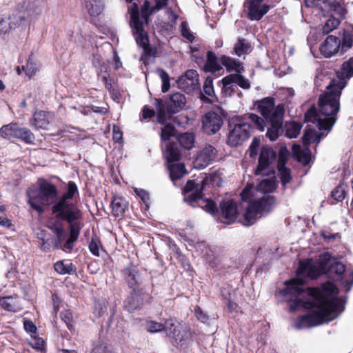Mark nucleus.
<instances>
[{
    "label": "nucleus",
    "instance_id": "obj_32",
    "mask_svg": "<svg viewBox=\"0 0 353 353\" xmlns=\"http://www.w3.org/2000/svg\"><path fill=\"white\" fill-rule=\"evenodd\" d=\"M221 69V67L218 63L217 57L215 53L212 51L207 52V61L204 65V70L214 73L219 72Z\"/></svg>",
    "mask_w": 353,
    "mask_h": 353
},
{
    "label": "nucleus",
    "instance_id": "obj_22",
    "mask_svg": "<svg viewBox=\"0 0 353 353\" xmlns=\"http://www.w3.org/2000/svg\"><path fill=\"white\" fill-rule=\"evenodd\" d=\"M217 150L211 145L205 146L198 154L196 163L199 168H205L208 164L215 159Z\"/></svg>",
    "mask_w": 353,
    "mask_h": 353
},
{
    "label": "nucleus",
    "instance_id": "obj_40",
    "mask_svg": "<svg viewBox=\"0 0 353 353\" xmlns=\"http://www.w3.org/2000/svg\"><path fill=\"white\" fill-rule=\"evenodd\" d=\"M302 125L296 121H291L285 124V136L290 139L296 138L300 134Z\"/></svg>",
    "mask_w": 353,
    "mask_h": 353
},
{
    "label": "nucleus",
    "instance_id": "obj_43",
    "mask_svg": "<svg viewBox=\"0 0 353 353\" xmlns=\"http://www.w3.org/2000/svg\"><path fill=\"white\" fill-rule=\"evenodd\" d=\"M258 214L259 213L254 209L253 205L250 202L243 214L244 224L247 226L253 225L256 221Z\"/></svg>",
    "mask_w": 353,
    "mask_h": 353
},
{
    "label": "nucleus",
    "instance_id": "obj_15",
    "mask_svg": "<svg viewBox=\"0 0 353 353\" xmlns=\"http://www.w3.org/2000/svg\"><path fill=\"white\" fill-rule=\"evenodd\" d=\"M177 83L181 89L185 91L197 90L200 88L199 75L196 70H188L179 78Z\"/></svg>",
    "mask_w": 353,
    "mask_h": 353
},
{
    "label": "nucleus",
    "instance_id": "obj_53",
    "mask_svg": "<svg viewBox=\"0 0 353 353\" xmlns=\"http://www.w3.org/2000/svg\"><path fill=\"white\" fill-rule=\"evenodd\" d=\"M12 296H0V306L6 311L17 312V310L15 305L12 303Z\"/></svg>",
    "mask_w": 353,
    "mask_h": 353
},
{
    "label": "nucleus",
    "instance_id": "obj_58",
    "mask_svg": "<svg viewBox=\"0 0 353 353\" xmlns=\"http://www.w3.org/2000/svg\"><path fill=\"white\" fill-rule=\"evenodd\" d=\"M23 327L25 331L30 334L31 337H36L38 334V330L32 320L24 319Z\"/></svg>",
    "mask_w": 353,
    "mask_h": 353
},
{
    "label": "nucleus",
    "instance_id": "obj_19",
    "mask_svg": "<svg viewBox=\"0 0 353 353\" xmlns=\"http://www.w3.org/2000/svg\"><path fill=\"white\" fill-rule=\"evenodd\" d=\"M340 38L334 35H329L320 46V52L325 58H330L339 53L341 55Z\"/></svg>",
    "mask_w": 353,
    "mask_h": 353
},
{
    "label": "nucleus",
    "instance_id": "obj_63",
    "mask_svg": "<svg viewBox=\"0 0 353 353\" xmlns=\"http://www.w3.org/2000/svg\"><path fill=\"white\" fill-rule=\"evenodd\" d=\"M261 140L259 137H254L250 145L248 152L250 158H255L258 154V150L260 146Z\"/></svg>",
    "mask_w": 353,
    "mask_h": 353
},
{
    "label": "nucleus",
    "instance_id": "obj_55",
    "mask_svg": "<svg viewBox=\"0 0 353 353\" xmlns=\"http://www.w3.org/2000/svg\"><path fill=\"white\" fill-rule=\"evenodd\" d=\"M248 119L254 123L255 128L260 131H263L265 126V119L260 117L254 113H250Z\"/></svg>",
    "mask_w": 353,
    "mask_h": 353
},
{
    "label": "nucleus",
    "instance_id": "obj_3",
    "mask_svg": "<svg viewBox=\"0 0 353 353\" xmlns=\"http://www.w3.org/2000/svg\"><path fill=\"white\" fill-rule=\"evenodd\" d=\"M339 292L337 286L330 281L321 283L320 287H307L306 293L313 301H305L303 305L307 309L316 308V311H321L323 308L321 305L324 304L327 312H336L341 305V298L336 296Z\"/></svg>",
    "mask_w": 353,
    "mask_h": 353
},
{
    "label": "nucleus",
    "instance_id": "obj_56",
    "mask_svg": "<svg viewBox=\"0 0 353 353\" xmlns=\"http://www.w3.org/2000/svg\"><path fill=\"white\" fill-rule=\"evenodd\" d=\"M158 72L162 81V92L165 93L169 90L170 88V76L168 73L163 69H159Z\"/></svg>",
    "mask_w": 353,
    "mask_h": 353
},
{
    "label": "nucleus",
    "instance_id": "obj_44",
    "mask_svg": "<svg viewBox=\"0 0 353 353\" xmlns=\"http://www.w3.org/2000/svg\"><path fill=\"white\" fill-rule=\"evenodd\" d=\"M250 49V45L246 42L245 39H239L235 43L234 47V52L238 57L243 54H248Z\"/></svg>",
    "mask_w": 353,
    "mask_h": 353
},
{
    "label": "nucleus",
    "instance_id": "obj_27",
    "mask_svg": "<svg viewBox=\"0 0 353 353\" xmlns=\"http://www.w3.org/2000/svg\"><path fill=\"white\" fill-rule=\"evenodd\" d=\"M341 55H343L353 46V26H349L343 30L340 39Z\"/></svg>",
    "mask_w": 353,
    "mask_h": 353
},
{
    "label": "nucleus",
    "instance_id": "obj_47",
    "mask_svg": "<svg viewBox=\"0 0 353 353\" xmlns=\"http://www.w3.org/2000/svg\"><path fill=\"white\" fill-rule=\"evenodd\" d=\"M21 69L30 79L36 74L38 68L37 67V63L32 60V55L29 57L26 65H22Z\"/></svg>",
    "mask_w": 353,
    "mask_h": 353
},
{
    "label": "nucleus",
    "instance_id": "obj_57",
    "mask_svg": "<svg viewBox=\"0 0 353 353\" xmlns=\"http://www.w3.org/2000/svg\"><path fill=\"white\" fill-rule=\"evenodd\" d=\"M163 323L155 321H147L145 323V330L150 333L159 332L163 330Z\"/></svg>",
    "mask_w": 353,
    "mask_h": 353
},
{
    "label": "nucleus",
    "instance_id": "obj_29",
    "mask_svg": "<svg viewBox=\"0 0 353 353\" xmlns=\"http://www.w3.org/2000/svg\"><path fill=\"white\" fill-rule=\"evenodd\" d=\"M220 61L228 72L235 71L236 73H243L245 70L243 63L234 58L223 55Z\"/></svg>",
    "mask_w": 353,
    "mask_h": 353
},
{
    "label": "nucleus",
    "instance_id": "obj_6",
    "mask_svg": "<svg viewBox=\"0 0 353 353\" xmlns=\"http://www.w3.org/2000/svg\"><path fill=\"white\" fill-rule=\"evenodd\" d=\"M129 290L124 303L125 308L130 312L139 310L145 305L151 304L154 301L152 288H147L143 285Z\"/></svg>",
    "mask_w": 353,
    "mask_h": 353
},
{
    "label": "nucleus",
    "instance_id": "obj_39",
    "mask_svg": "<svg viewBox=\"0 0 353 353\" xmlns=\"http://www.w3.org/2000/svg\"><path fill=\"white\" fill-rule=\"evenodd\" d=\"M205 185V180L202 181L201 188H199L196 191L190 192L188 194H184V200L188 203L190 205L194 206V203L202 198L203 196V190Z\"/></svg>",
    "mask_w": 353,
    "mask_h": 353
},
{
    "label": "nucleus",
    "instance_id": "obj_54",
    "mask_svg": "<svg viewBox=\"0 0 353 353\" xmlns=\"http://www.w3.org/2000/svg\"><path fill=\"white\" fill-rule=\"evenodd\" d=\"M282 185L285 186L292 180L291 170L287 167L277 168Z\"/></svg>",
    "mask_w": 353,
    "mask_h": 353
},
{
    "label": "nucleus",
    "instance_id": "obj_35",
    "mask_svg": "<svg viewBox=\"0 0 353 353\" xmlns=\"http://www.w3.org/2000/svg\"><path fill=\"white\" fill-rule=\"evenodd\" d=\"M294 155L296 160L301 163L303 165H307L311 161V151L309 148L302 150L299 145L297 146V150L294 148Z\"/></svg>",
    "mask_w": 353,
    "mask_h": 353
},
{
    "label": "nucleus",
    "instance_id": "obj_12",
    "mask_svg": "<svg viewBox=\"0 0 353 353\" xmlns=\"http://www.w3.org/2000/svg\"><path fill=\"white\" fill-rule=\"evenodd\" d=\"M264 0H245L244 8L247 9V18L250 21H260L271 9L272 6L262 3Z\"/></svg>",
    "mask_w": 353,
    "mask_h": 353
},
{
    "label": "nucleus",
    "instance_id": "obj_18",
    "mask_svg": "<svg viewBox=\"0 0 353 353\" xmlns=\"http://www.w3.org/2000/svg\"><path fill=\"white\" fill-rule=\"evenodd\" d=\"M276 154L272 147L268 145H263L259 154L255 174H260L263 171L268 169L276 159Z\"/></svg>",
    "mask_w": 353,
    "mask_h": 353
},
{
    "label": "nucleus",
    "instance_id": "obj_48",
    "mask_svg": "<svg viewBox=\"0 0 353 353\" xmlns=\"http://www.w3.org/2000/svg\"><path fill=\"white\" fill-rule=\"evenodd\" d=\"M60 318L65 323L67 327L71 332L74 331L73 314L70 310L68 309L62 311L60 313Z\"/></svg>",
    "mask_w": 353,
    "mask_h": 353
},
{
    "label": "nucleus",
    "instance_id": "obj_25",
    "mask_svg": "<svg viewBox=\"0 0 353 353\" xmlns=\"http://www.w3.org/2000/svg\"><path fill=\"white\" fill-rule=\"evenodd\" d=\"M112 215L116 218H123L125 211L128 209L129 203L123 196L114 195L111 201Z\"/></svg>",
    "mask_w": 353,
    "mask_h": 353
},
{
    "label": "nucleus",
    "instance_id": "obj_28",
    "mask_svg": "<svg viewBox=\"0 0 353 353\" xmlns=\"http://www.w3.org/2000/svg\"><path fill=\"white\" fill-rule=\"evenodd\" d=\"M133 29V34L137 43L141 47L150 43L148 32L144 30L143 22L137 24H130Z\"/></svg>",
    "mask_w": 353,
    "mask_h": 353
},
{
    "label": "nucleus",
    "instance_id": "obj_10",
    "mask_svg": "<svg viewBox=\"0 0 353 353\" xmlns=\"http://www.w3.org/2000/svg\"><path fill=\"white\" fill-rule=\"evenodd\" d=\"M252 127L248 123L235 124L233 129L229 132L227 143L232 147L241 145L251 135Z\"/></svg>",
    "mask_w": 353,
    "mask_h": 353
},
{
    "label": "nucleus",
    "instance_id": "obj_42",
    "mask_svg": "<svg viewBox=\"0 0 353 353\" xmlns=\"http://www.w3.org/2000/svg\"><path fill=\"white\" fill-rule=\"evenodd\" d=\"M178 141L181 147L190 150L194 144V135L193 133H183L179 136Z\"/></svg>",
    "mask_w": 353,
    "mask_h": 353
},
{
    "label": "nucleus",
    "instance_id": "obj_21",
    "mask_svg": "<svg viewBox=\"0 0 353 353\" xmlns=\"http://www.w3.org/2000/svg\"><path fill=\"white\" fill-rule=\"evenodd\" d=\"M163 327H164L163 331L165 332L167 336L174 339L176 343L183 345L184 336L180 331V326L176 319H166L163 323Z\"/></svg>",
    "mask_w": 353,
    "mask_h": 353
},
{
    "label": "nucleus",
    "instance_id": "obj_1",
    "mask_svg": "<svg viewBox=\"0 0 353 353\" xmlns=\"http://www.w3.org/2000/svg\"><path fill=\"white\" fill-rule=\"evenodd\" d=\"M37 186L29 187L26 190L28 204L39 214L44 213L46 208L51 209L52 214L68 224L69 236L64 244V250H70L77 242L84 224L81 221L83 212L77 201L79 192L75 182L68 181L66 192L61 195L55 184L45 178L37 179Z\"/></svg>",
    "mask_w": 353,
    "mask_h": 353
},
{
    "label": "nucleus",
    "instance_id": "obj_4",
    "mask_svg": "<svg viewBox=\"0 0 353 353\" xmlns=\"http://www.w3.org/2000/svg\"><path fill=\"white\" fill-rule=\"evenodd\" d=\"M332 259L333 256L329 252H324L315 261L312 258L300 261L296 274L298 276L306 275L311 279H316L327 275Z\"/></svg>",
    "mask_w": 353,
    "mask_h": 353
},
{
    "label": "nucleus",
    "instance_id": "obj_37",
    "mask_svg": "<svg viewBox=\"0 0 353 353\" xmlns=\"http://www.w3.org/2000/svg\"><path fill=\"white\" fill-rule=\"evenodd\" d=\"M347 195V192L342 185H339L335 187L330 193L331 205L336 204L337 202H341L344 200Z\"/></svg>",
    "mask_w": 353,
    "mask_h": 353
},
{
    "label": "nucleus",
    "instance_id": "obj_51",
    "mask_svg": "<svg viewBox=\"0 0 353 353\" xmlns=\"http://www.w3.org/2000/svg\"><path fill=\"white\" fill-rule=\"evenodd\" d=\"M319 138L316 131L312 128H307L305 130L302 137V142L304 145H309L310 143L316 141Z\"/></svg>",
    "mask_w": 353,
    "mask_h": 353
},
{
    "label": "nucleus",
    "instance_id": "obj_34",
    "mask_svg": "<svg viewBox=\"0 0 353 353\" xmlns=\"http://www.w3.org/2000/svg\"><path fill=\"white\" fill-rule=\"evenodd\" d=\"M170 177L172 181L181 179L187 174L183 163L173 164L169 166Z\"/></svg>",
    "mask_w": 353,
    "mask_h": 353
},
{
    "label": "nucleus",
    "instance_id": "obj_20",
    "mask_svg": "<svg viewBox=\"0 0 353 353\" xmlns=\"http://www.w3.org/2000/svg\"><path fill=\"white\" fill-rule=\"evenodd\" d=\"M220 212L222 218L225 219V223H233L238 215L236 203L232 199L222 201L220 203Z\"/></svg>",
    "mask_w": 353,
    "mask_h": 353
},
{
    "label": "nucleus",
    "instance_id": "obj_30",
    "mask_svg": "<svg viewBox=\"0 0 353 353\" xmlns=\"http://www.w3.org/2000/svg\"><path fill=\"white\" fill-rule=\"evenodd\" d=\"M336 74L338 79H334L332 81L343 80L347 83L345 79H350L353 77V57H351L348 60L342 63L340 71L337 72Z\"/></svg>",
    "mask_w": 353,
    "mask_h": 353
},
{
    "label": "nucleus",
    "instance_id": "obj_8",
    "mask_svg": "<svg viewBox=\"0 0 353 353\" xmlns=\"http://www.w3.org/2000/svg\"><path fill=\"white\" fill-rule=\"evenodd\" d=\"M0 136L7 140H19L26 144H32L35 136L32 131L25 127H21L17 122L3 125L0 128Z\"/></svg>",
    "mask_w": 353,
    "mask_h": 353
},
{
    "label": "nucleus",
    "instance_id": "obj_31",
    "mask_svg": "<svg viewBox=\"0 0 353 353\" xmlns=\"http://www.w3.org/2000/svg\"><path fill=\"white\" fill-rule=\"evenodd\" d=\"M85 7L90 16L97 17L103 10V0H85Z\"/></svg>",
    "mask_w": 353,
    "mask_h": 353
},
{
    "label": "nucleus",
    "instance_id": "obj_33",
    "mask_svg": "<svg viewBox=\"0 0 353 353\" xmlns=\"http://www.w3.org/2000/svg\"><path fill=\"white\" fill-rule=\"evenodd\" d=\"M54 268L60 274H72L76 272V268L71 262L59 261L54 263Z\"/></svg>",
    "mask_w": 353,
    "mask_h": 353
},
{
    "label": "nucleus",
    "instance_id": "obj_2",
    "mask_svg": "<svg viewBox=\"0 0 353 353\" xmlns=\"http://www.w3.org/2000/svg\"><path fill=\"white\" fill-rule=\"evenodd\" d=\"M346 86L343 80L330 81L326 91L321 94L318 99V106L321 115L324 116L319 121L320 130H331L337 121V115L341 108L340 99L342 90Z\"/></svg>",
    "mask_w": 353,
    "mask_h": 353
},
{
    "label": "nucleus",
    "instance_id": "obj_36",
    "mask_svg": "<svg viewBox=\"0 0 353 353\" xmlns=\"http://www.w3.org/2000/svg\"><path fill=\"white\" fill-rule=\"evenodd\" d=\"M330 10L334 13L335 17L343 20L347 12L344 3L334 0L330 3Z\"/></svg>",
    "mask_w": 353,
    "mask_h": 353
},
{
    "label": "nucleus",
    "instance_id": "obj_14",
    "mask_svg": "<svg viewBox=\"0 0 353 353\" xmlns=\"http://www.w3.org/2000/svg\"><path fill=\"white\" fill-rule=\"evenodd\" d=\"M124 280L128 288H133L143 285V278L141 272L138 266L130 262L122 271Z\"/></svg>",
    "mask_w": 353,
    "mask_h": 353
},
{
    "label": "nucleus",
    "instance_id": "obj_38",
    "mask_svg": "<svg viewBox=\"0 0 353 353\" xmlns=\"http://www.w3.org/2000/svg\"><path fill=\"white\" fill-rule=\"evenodd\" d=\"M320 114L319 110H318L315 104H312L305 113V121L312 123L316 122L318 128L319 129V121L323 119L320 117Z\"/></svg>",
    "mask_w": 353,
    "mask_h": 353
},
{
    "label": "nucleus",
    "instance_id": "obj_59",
    "mask_svg": "<svg viewBox=\"0 0 353 353\" xmlns=\"http://www.w3.org/2000/svg\"><path fill=\"white\" fill-rule=\"evenodd\" d=\"M130 14L131 23L130 24H137L139 23H141L142 21L140 20V13L138 4L137 3H132L130 8Z\"/></svg>",
    "mask_w": 353,
    "mask_h": 353
},
{
    "label": "nucleus",
    "instance_id": "obj_45",
    "mask_svg": "<svg viewBox=\"0 0 353 353\" xmlns=\"http://www.w3.org/2000/svg\"><path fill=\"white\" fill-rule=\"evenodd\" d=\"M230 77V74L225 76L221 79V82L223 84L222 87V92L226 97L232 96L235 92L236 88L234 87V82H230L229 79Z\"/></svg>",
    "mask_w": 353,
    "mask_h": 353
},
{
    "label": "nucleus",
    "instance_id": "obj_62",
    "mask_svg": "<svg viewBox=\"0 0 353 353\" xmlns=\"http://www.w3.org/2000/svg\"><path fill=\"white\" fill-rule=\"evenodd\" d=\"M203 92L209 97H214V90L213 85V78L208 77L203 83Z\"/></svg>",
    "mask_w": 353,
    "mask_h": 353
},
{
    "label": "nucleus",
    "instance_id": "obj_64",
    "mask_svg": "<svg viewBox=\"0 0 353 353\" xmlns=\"http://www.w3.org/2000/svg\"><path fill=\"white\" fill-rule=\"evenodd\" d=\"M90 353H110L108 349L107 343L99 341L94 343L92 350Z\"/></svg>",
    "mask_w": 353,
    "mask_h": 353
},
{
    "label": "nucleus",
    "instance_id": "obj_46",
    "mask_svg": "<svg viewBox=\"0 0 353 353\" xmlns=\"http://www.w3.org/2000/svg\"><path fill=\"white\" fill-rule=\"evenodd\" d=\"M163 125L164 127L161 129L160 137L162 141H168L174 136L176 128L172 124L167 122Z\"/></svg>",
    "mask_w": 353,
    "mask_h": 353
},
{
    "label": "nucleus",
    "instance_id": "obj_61",
    "mask_svg": "<svg viewBox=\"0 0 353 353\" xmlns=\"http://www.w3.org/2000/svg\"><path fill=\"white\" fill-rule=\"evenodd\" d=\"M166 159L169 163L178 161L180 159L178 150L173 148L172 145L168 146L166 151Z\"/></svg>",
    "mask_w": 353,
    "mask_h": 353
},
{
    "label": "nucleus",
    "instance_id": "obj_52",
    "mask_svg": "<svg viewBox=\"0 0 353 353\" xmlns=\"http://www.w3.org/2000/svg\"><path fill=\"white\" fill-rule=\"evenodd\" d=\"M156 12L154 7L150 6V2L148 0H145L141 7V14L146 23H148L150 15Z\"/></svg>",
    "mask_w": 353,
    "mask_h": 353
},
{
    "label": "nucleus",
    "instance_id": "obj_60",
    "mask_svg": "<svg viewBox=\"0 0 353 353\" xmlns=\"http://www.w3.org/2000/svg\"><path fill=\"white\" fill-rule=\"evenodd\" d=\"M180 31L181 36L185 38L188 41L192 42L194 40L195 37L188 28V23L187 21H184L181 23Z\"/></svg>",
    "mask_w": 353,
    "mask_h": 353
},
{
    "label": "nucleus",
    "instance_id": "obj_5",
    "mask_svg": "<svg viewBox=\"0 0 353 353\" xmlns=\"http://www.w3.org/2000/svg\"><path fill=\"white\" fill-rule=\"evenodd\" d=\"M186 103L185 95L181 92H175L164 101L161 99H156L154 106L157 109V121L160 124H165L172 116L182 110Z\"/></svg>",
    "mask_w": 353,
    "mask_h": 353
},
{
    "label": "nucleus",
    "instance_id": "obj_50",
    "mask_svg": "<svg viewBox=\"0 0 353 353\" xmlns=\"http://www.w3.org/2000/svg\"><path fill=\"white\" fill-rule=\"evenodd\" d=\"M341 20L333 15L327 20L325 25L323 26L322 30L324 34H329L331 31L336 29L340 25Z\"/></svg>",
    "mask_w": 353,
    "mask_h": 353
},
{
    "label": "nucleus",
    "instance_id": "obj_24",
    "mask_svg": "<svg viewBox=\"0 0 353 353\" xmlns=\"http://www.w3.org/2000/svg\"><path fill=\"white\" fill-rule=\"evenodd\" d=\"M250 203L259 214L270 212L276 203V198L272 195H264L257 200L250 201Z\"/></svg>",
    "mask_w": 353,
    "mask_h": 353
},
{
    "label": "nucleus",
    "instance_id": "obj_26",
    "mask_svg": "<svg viewBox=\"0 0 353 353\" xmlns=\"http://www.w3.org/2000/svg\"><path fill=\"white\" fill-rule=\"evenodd\" d=\"M19 11L23 13V17L40 14L41 9L39 8V1L23 0L19 6Z\"/></svg>",
    "mask_w": 353,
    "mask_h": 353
},
{
    "label": "nucleus",
    "instance_id": "obj_7",
    "mask_svg": "<svg viewBox=\"0 0 353 353\" xmlns=\"http://www.w3.org/2000/svg\"><path fill=\"white\" fill-rule=\"evenodd\" d=\"M327 276L334 281L340 282L348 292L353 286V269H346V266L333 257Z\"/></svg>",
    "mask_w": 353,
    "mask_h": 353
},
{
    "label": "nucleus",
    "instance_id": "obj_17",
    "mask_svg": "<svg viewBox=\"0 0 353 353\" xmlns=\"http://www.w3.org/2000/svg\"><path fill=\"white\" fill-rule=\"evenodd\" d=\"M283 117L282 108H278L273 114V119L266 121L270 123V127L268 128L266 132V137L270 141H275L279 137L280 132L282 130Z\"/></svg>",
    "mask_w": 353,
    "mask_h": 353
},
{
    "label": "nucleus",
    "instance_id": "obj_11",
    "mask_svg": "<svg viewBox=\"0 0 353 353\" xmlns=\"http://www.w3.org/2000/svg\"><path fill=\"white\" fill-rule=\"evenodd\" d=\"M201 123L203 132L212 135L220 130L223 124V119L219 113L210 110L202 116Z\"/></svg>",
    "mask_w": 353,
    "mask_h": 353
},
{
    "label": "nucleus",
    "instance_id": "obj_41",
    "mask_svg": "<svg viewBox=\"0 0 353 353\" xmlns=\"http://www.w3.org/2000/svg\"><path fill=\"white\" fill-rule=\"evenodd\" d=\"M242 73H234L230 74L229 79L230 82H234L235 85H239L240 88L244 90H249L251 87L249 79H246Z\"/></svg>",
    "mask_w": 353,
    "mask_h": 353
},
{
    "label": "nucleus",
    "instance_id": "obj_13",
    "mask_svg": "<svg viewBox=\"0 0 353 353\" xmlns=\"http://www.w3.org/2000/svg\"><path fill=\"white\" fill-rule=\"evenodd\" d=\"M285 288L282 290L283 295H291L295 298L297 303H301V300L299 299L303 293L306 292V288H304L305 281L303 279L296 277L284 282Z\"/></svg>",
    "mask_w": 353,
    "mask_h": 353
},
{
    "label": "nucleus",
    "instance_id": "obj_49",
    "mask_svg": "<svg viewBox=\"0 0 353 353\" xmlns=\"http://www.w3.org/2000/svg\"><path fill=\"white\" fill-rule=\"evenodd\" d=\"M290 157V152L285 145L280 148L278 153L277 168L286 167Z\"/></svg>",
    "mask_w": 353,
    "mask_h": 353
},
{
    "label": "nucleus",
    "instance_id": "obj_23",
    "mask_svg": "<svg viewBox=\"0 0 353 353\" xmlns=\"http://www.w3.org/2000/svg\"><path fill=\"white\" fill-rule=\"evenodd\" d=\"M50 113L44 110H36L30 119V124L35 130L47 129L50 123Z\"/></svg>",
    "mask_w": 353,
    "mask_h": 353
},
{
    "label": "nucleus",
    "instance_id": "obj_16",
    "mask_svg": "<svg viewBox=\"0 0 353 353\" xmlns=\"http://www.w3.org/2000/svg\"><path fill=\"white\" fill-rule=\"evenodd\" d=\"M259 112L265 121L273 119V114L278 108H281L285 114V108L283 104H278L275 106V99L273 97H268L255 102Z\"/></svg>",
    "mask_w": 353,
    "mask_h": 353
},
{
    "label": "nucleus",
    "instance_id": "obj_9",
    "mask_svg": "<svg viewBox=\"0 0 353 353\" xmlns=\"http://www.w3.org/2000/svg\"><path fill=\"white\" fill-rule=\"evenodd\" d=\"M321 306L325 305L323 304ZM333 313L334 312H327V310H322L321 311H314L311 313L300 316L297 319L296 327L298 329H301L303 327H312L321 325L324 322L326 318Z\"/></svg>",
    "mask_w": 353,
    "mask_h": 353
}]
</instances>
